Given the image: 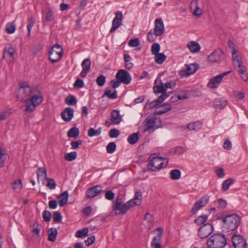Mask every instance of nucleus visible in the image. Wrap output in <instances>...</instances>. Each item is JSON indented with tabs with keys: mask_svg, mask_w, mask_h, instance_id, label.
<instances>
[{
	"mask_svg": "<svg viewBox=\"0 0 248 248\" xmlns=\"http://www.w3.org/2000/svg\"><path fill=\"white\" fill-rule=\"evenodd\" d=\"M43 100V96L41 91L37 87H33V91L31 96L25 100V110L28 112H32L36 107L42 103Z\"/></svg>",
	"mask_w": 248,
	"mask_h": 248,
	"instance_id": "f257e3e1",
	"label": "nucleus"
},
{
	"mask_svg": "<svg viewBox=\"0 0 248 248\" xmlns=\"http://www.w3.org/2000/svg\"><path fill=\"white\" fill-rule=\"evenodd\" d=\"M217 219H222V228L226 232L236 230L241 222V217L236 214L228 215L225 217H217Z\"/></svg>",
	"mask_w": 248,
	"mask_h": 248,
	"instance_id": "f03ea898",
	"label": "nucleus"
},
{
	"mask_svg": "<svg viewBox=\"0 0 248 248\" xmlns=\"http://www.w3.org/2000/svg\"><path fill=\"white\" fill-rule=\"evenodd\" d=\"M206 244L209 248H224L227 241L225 235L221 233H216L209 237Z\"/></svg>",
	"mask_w": 248,
	"mask_h": 248,
	"instance_id": "7ed1b4c3",
	"label": "nucleus"
},
{
	"mask_svg": "<svg viewBox=\"0 0 248 248\" xmlns=\"http://www.w3.org/2000/svg\"><path fill=\"white\" fill-rule=\"evenodd\" d=\"M149 159L148 168L149 170L154 171H158L162 168L165 167L169 162L167 158L153 155H151Z\"/></svg>",
	"mask_w": 248,
	"mask_h": 248,
	"instance_id": "20e7f679",
	"label": "nucleus"
},
{
	"mask_svg": "<svg viewBox=\"0 0 248 248\" xmlns=\"http://www.w3.org/2000/svg\"><path fill=\"white\" fill-rule=\"evenodd\" d=\"M19 90L17 98L20 101H24L29 99L33 93V88H31L27 82H20L19 83Z\"/></svg>",
	"mask_w": 248,
	"mask_h": 248,
	"instance_id": "39448f33",
	"label": "nucleus"
},
{
	"mask_svg": "<svg viewBox=\"0 0 248 248\" xmlns=\"http://www.w3.org/2000/svg\"><path fill=\"white\" fill-rule=\"evenodd\" d=\"M63 50L59 45L56 44L52 46L49 52V59L52 62H56L60 60L62 57Z\"/></svg>",
	"mask_w": 248,
	"mask_h": 248,
	"instance_id": "423d86ee",
	"label": "nucleus"
},
{
	"mask_svg": "<svg viewBox=\"0 0 248 248\" xmlns=\"http://www.w3.org/2000/svg\"><path fill=\"white\" fill-rule=\"evenodd\" d=\"M122 121L120 111L114 109L111 112V118L108 119L105 122V125L109 127L111 125L119 124Z\"/></svg>",
	"mask_w": 248,
	"mask_h": 248,
	"instance_id": "0eeeda50",
	"label": "nucleus"
},
{
	"mask_svg": "<svg viewBox=\"0 0 248 248\" xmlns=\"http://www.w3.org/2000/svg\"><path fill=\"white\" fill-rule=\"evenodd\" d=\"M231 73V71L225 72L221 74L217 75L214 78H211L207 83V87L211 89L217 88L220 84L222 78L225 76Z\"/></svg>",
	"mask_w": 248,
	"mask_h": 248,
	"instance_id": "6e6552de",
	"label": "nucleus"
},
{
	"mask_svg": "<svg viewBox=\"0 0 248 248\" xmlns=\"http://www.w3.org/2000/svg\"><path fill=\"white\" fill-rule=\"evenodd\" d=\"M214 230L213 226L206 223L201 227L198 230V236L202 239L208 237Z\"/></svg>",
	"mask_w": 248,
	"mask_h": 248,
	"instance_id": "1a4fd4ad",
	"label": "nucleus"
},
{
	"mask_svg": "<svg viewBox=\"0 0 248 248\" xmlns=\"http://www.w3.org/2000/svg\"><path fill=\"white\" fill-rule=\"evenodd\" d=\"M153 90L154 93L155 94L161 93V95H165V99H166L169 96L165 91L164 83H163L162 80L158 78H156L155 81Z\"/></svg>",
	"mask_w": 248,
	"mask_h": 248,
	"instance_id": "9d476101",
	"label": "nucleus"
},
{
	"mask_svg": "<svg viewBox=\"0 0 248 248\" xmlns=\"http://www.w3.org/2000/svg\"><path fill=\"white\" fill-rule=\"evenodd\" d=\"M116 78L119 80L122 83L128 84L130 83L132 78L130 74L124 69L119 70L116 75Z\"/></svg>",
	"mask_w": 248,
	"mask_h": 248,
	"instance_id": "9b49d317",
	"label": "nucleus"
},
{
	"mask_svg": "<svg viewBox=\"0 0 248 248\" xmlns=\"http://www.w3.org/2000/svg\"><path fill=\"white\" fill-rule=\"evenodd\" d=\"M209 196L208 195H205L202 197L196 202L193 206L191 211L192 214H195L198 210L205 206L209 202Z\"/></svg>",
	"mask_w": 248,
	"mask_h": 248,
	"instance_id": "f8f14e48",
	"label": "nucleus"
},
{
	"mask_svg": "<svg viewBox=\"0 0 248 248\" xmlns=\"http://www.w3.org/2000/svg\"><path fill=\"white\" fill-rule=\"evenodd\" d=\"M115 16L112 21V27L110 30L109 33L115 31L121 25L123 20V14L122 12L118 11L115 14Z\"/></svg>",
	"mask_w": 248,
	"mask_h": 248,
	"instance_id": "ddd939ff",
	"label": "nucleus"
},
{
	"mask_svg": "<svg viewBox=\"0 0 248 248\" xmlns=\"http://www.w3.org/2000/svg\"><path fill=\"white\" fill-rule=\"evenodd\" d=\"M232 240L235 248H247L246 240L241 235H233L232 238Z\"/></svg>",
	"mask_w": 248,
	"mask_h": 248,
	"instance_id": "4468645a",
	"label": "nucleus"
},
{
	"mask_svg": "<svg viewBox=\"0 0 248 248\" xmlns=\"http://www.w3.org/2000/svg\"><path fill=\"white\" fill-rule=\"evenodd\" d=\"M224 53L220 49H217L213 51L208 57V60L211 62H218L223 60L224 58Z\"/></svg>",
	"mask_w": 248,
	"mask_h": 248,
	"instance_id": "2eb2a0df",
	"label": "nucleus"
},
{
	"mask_svg": "<svg viewBox=\"0 0 248 248\" xmlns=\"http://www.w3.org/2000/svg\"><path fill=\"white\" fill-rule=\"evenodd\" d=\"M157 233L151 242V246L153 248H161V239L163 232V229L161 228H157L156 229Z\"/></svg>",
	"mask_w": 248,
	"mask_h": 248,
	"instance_id": "dca6fc26",
	"label": "nucleus"
},
{
	"mask_svg": "<svg viewBox=\"0 0 248 248\" xmlns=\"http://www.w3.org/2000/svg\"><path fill=\"white\" fill-rule=\"evenodd\" d=\"M199 0H192L190 2V10L193 16L198 17L202 16V9L199 6Z\"/></svg>",
	"mask_w": 248,
	"mask_h": 248,
	"instance_id": "f3484780",
	"label": "nucleus"
},
{
	"mask_svg": "<svg viewBox=\"0 0 248 248\" xmlns=\"http://www.w3.org/2000/svg\"><path fill=\"white\" fill-rule=\"evenodd\" d=\"M155 28L154 33L156 36L161 35L164 32V25L161 19L156 18L155 20Z\"/></svg>",
	"mask_w": 248,
	"mask_h": 248,
	"instance_id": "a211bd4d",
	"label": "nucleus"
},
{
	"mask_svg": "<svg viewBox=\"0 0 248 248\" xmlns=\"http://www.w3.org/2000/svg\"><path fill=\"white\" fill-rule=\"evenodd\" d=\"M102 191L101 186L97 185L88 188L86 191V196L92 198L98 195Z\"/></svg>",
	"mask_w": 248,
	"mask_h": 248,
	"instance_id": "6ab92c4d",
	"label": "nucleus"
},
{
	"mask_svg": "<svg viewBox=\"0 0 248 248\" xmlns=\"http://www.w3.org/2000/svg\"><path fill=\"white\" fill-rule=\"evenodd\" d=\"M74 109L71 107H67L61 113L62 118L65 122H69L74 116Z\"/></svg>",
	"mask_w": 248,
	"mask_h": 248,
	"instance_id": "aec40b11",
	"label": "nucleus"
},
{
	"mask_svg": "<svg viewBox=\"0 0 248 248\" xmlns=\"http://www.w3.org/2000/svg\"><path fill=\"white\" fill-rule=\"evenodd\" d=\"M199 68V65L196 63H192L188 65L186 70L181 71L180 74L181 76H189L194 73Z\"/></svg>",
	"mask_w": 248,
	"mask_h": 248,
	"instance_id": "412c9836",
	"label": "nucleus"
},
{
	"mask_svg": "<svg viewBox=\"0 0 248 248\" xmlns=\"http://www.w3.org/2000/svg\"><path fill=\"white\" fill-rule=\"evenodd\" d=\"M15 52V49L11 46H6L4 48L2 58H9V61H11L14 59Z\"/></svg>",
	"mask_w": 248,
	"mask_h": 248,
	"instance_id": "4be33fe9",
	"label": "nucleus"
},
{
	"mask_svg": "<svg viewBox=\"0 0 248 248\" xmlns=\"http://www.w3.org/2000/svg\"><path fill=\"white\" fill-rule=\"evenodd\" d=\"M143 124L144 128L143 130V133H145L151 129H155V120L154 118H147L145 120Z\"/></svg>",
	"mask_w": 248,
	"mask_h": 248,
	"instance_id": "5701e85b",
	"label": "nucleus"
},
{
	"mask_svg": "<svg viewBox=\"0 0 248 248\" xmlns=\"http://www.w3.org/2000/svg\"><path fill=\"white\" fill-rule=\"evenodd\" d=\"M114 210L115 211H120L122 214H125L128 210V208L125 203H123L119 199H117L116 201Z\"/></svg>",
	"mask_w": 248,
	"mask_h": 248,
	"instance_id": "b1692460",
	"label": "nucleus"
},
{
	"mask_svg": "<svg viewBox=\"0 0 248 248\" xmlns=\"http://www.w3.org/2000/svg\"><path fill=\"white\" fill-rule=\"evenodd\" d=\"M227 101L223 98L215 99L213 104L217 109H223L227 105Z\"/></svg>",
	"mask_w": 248,
	"mask_h": 248,
	"instance_id": "393cba45",
	"label": "nucleus"
},
{
	"mask_svg": "<svg viewBox=\"0 0 248 248\" xmlns=\"http://www.w3.org/2000/svg\"><path fill=\"white\" fill-rule=\"evenodd\" d=\"M69 197L68 192L67 191H65L59 195L58 198L59 199V205L61 207L64 206L68 201Z\"/></svg>",
	"mask_w": 248,
	"mask_h": 248,
	"instance_id": "a878e982",
	"label": "nucleus"
},
{
	"mask_svg": "<svg viewBox=\"0 0 248 248\" xmlns=\"http://www.w3.org/2000/svg\"><path fill=\"white\" fill-rule=\"evenodd\" d=\"M38 181L41 179L42 181L47 179L46 170L44 167L39 168L37 170Z\"/></svg>",
	"mask_w": 248,
	"mask_h": 248,
	"instance_id": "bb28decb",
	"label": "nucleus"
},
{
	"mask_svg": "<svg viewBox=\"0 0 248 248\" xmlns=\"http://www.w3.org/2000/svg\"><path fill=\"white\" fill-rule=\"evenodd\" d=\"M105 96L108 97L109 99H114L117 98L118 97L117 92L116 90H114L113 93H111V90L109 87H108L105 89L103 97Z\"/></svg>",
	"mask_w": 248,
	"mask_h": 248,
	"instance_id": "cd10ccee",
	"label": "nucleus"
},
{
	"mask_svg": "<svg viewBox=\"0 0 248 248\" xmlns=\"http://www.w3.org/2000/svg\"><path fill=\"white\" fill-rule=\"evenodd\" d=\"M187 46L189 50L193 53L199 52L201 48L200 45L195 41L189 42L187 45Z\"/></svg>",
	"mask_w": 248,
	"mask_h": 248,
	"instance_id": "c85d7f7f",
	"label": "nucleus"
},
{
	"mask_svg": "<svg viewBox=\"0 0 248 248\" xmlns=\"http://www.w3.org/2000/svg\"><path fill=\"white\" fill-rule=\"evenodd\" d=\"M202 126V123L200 121L189 123L187 125V128L189 130L198 131Z\"/></svg>",
	"mask_w": 248,
	"mask_h": 248,
	"instance_id": "c756f323",
	"label": "nucleus"
},
{
	"mask_svg": "<svg viewBox=\"0 0 248 248\" xmlns=\"http://www.w3.org/2000/svg\"><path fill=\"white\" fill-rule=\"evenodd\" d=\"M55 19V16L53 11L49 9H48L44 16V19L46 22H51Z\"/></svg>",
	"mask_w": 248,
	"mask_h": 248,
	"instance_id": "7c9ffc66",
	"label": "nucleus"
},
{
	"mask_svg": "<svg viewBox=\"0 0 248 248\" xmlns=\"http://www.w3.org/2000/svg\"><path fill=\"white\" fill-rule=\"evenodd\" d=\"M48 240L51 242H54L56 240L57 235V230L55 228H50L48 231Z\"/></svg>",
	"mask_w": 248,
	"mask_h": 248,
	"instance_id": "2f4dec72",
	"label": "nucleus"
},
{
	"mask_svg": "<svg viewBox=\"0 0 248 248\" xmlns=\"http://www.w3.org/2000/svg\"><path fill=\"white\" fill-rule=\"evenodd\" d=\"M139 135L140 133L139 132L131 134L127 138L128 142L131 144L136 143L140 138Z\"/></svg>",
	"mask_w": 248,
	"mask_h": 248,
	"instance_id": "473e14b6",
	"label": "nucleus"
},
{
	"mask_svg": "<svg viewBox=\"0 0 248 248\" xmlns=\"http://www.w3.org/2000/svg\"><path fill=\"white\" fill-rule=\"evenodd\" d=\"M237 51L232 52V57L233 59V66L242 63V58L241 56L237 54Z\"/></svg>",
	"mask_w": 248,
	"mask_h": 248,
	"instance_id": "72a5a7b5",
	"label": "nucleus"
},
{
	"mask_svg": "<svg viewBox=\"0 0 248 248\" xmlns=\"http://www.w3.org/2000/svg\"><path fill=\"white\" fill-rule=\"evenodd\" d=\"M79 134V129L77 127H72L67 133V136L69 138H74L75 139L78 137Z\"/></svg>",
	"mask_w": 248,
	"mask_h": 248,
	"instance_id": "f704fd0d",
	"label": "nucleus"
},
{
	"mask_svg": "<svg viewBox=\"0 0 248 248\" xmlns=\"http://www.w3.org/2000/svg\"><path fill=\"white\" fill-rule=\"evenodd\" d=\"M65 103L69 106H74L77 103L76 97L72 95H68L65 100Z\"/></svg>",
	"mask_w": 248,
	"mask_h": 248,
	"instance_id": "c9c22d12",
	"label": "nucleus"
},
{
	"mask_svg": "<svg viewBox=\"0 0 248 248\" xmlns=\"http://www.w3.org/2000/svg\"><path fill=\"white\" fill-rule=\"evenodd\" d=\"M101 132L102 128L101 127L97 130H95L93 128H90L88 131V136L90 137L98 136L101 134Z\"/></svg>",
	"mask_w": 248,
	"mask_h": 248,
	"instance_id": "e433bc0d",
	"label": "nucleus"
},
{
	"mask_svg": "<svg viewBox=\"0 0 248 248\" xmlns=\"http://www.w3.org/2000/svg\"><path fill=\"white\" fill-rule=\"evenodd\" d=\"M233 182L234 180L232 178H229L223 181L222 184V189L223 191H227L229 189V186L233 184Z\"/></svg>",
	"mask_w": 248,
	"mask_h": 248,
	"instance_id": "4c0bfd02",
	"label": "nucleus"
},
{
	"mask_svg": "<svg viewBox=\"0 0 248 248\" xmlns=\"http://www.w3.org/2000/svg\"><path fill=\"white\" fill-rule=\"evenodd\" d=\"M32 232L38 237L39 236L40 231L42 228V225L39 224L38 222H35L32 224Z\"/></svg>",
	"mask_w": 248,
	"mask_h": 248,
	"instance_id": "58836bf2",
	"label": "nucleus"
},
{
	"mask_svg": "<svg viewBox=\"0 0 248 248\" xmlns=\"http://www.w3.org/2000/svg\"><path fill=\"white\" fill-rule=\"evenodd\" d=\"M165 100V95H160L157 99L152 101L149 105L151 108H153L157 106L158 103H161Z\"/></svg>",
	"mask_w": 248,
	"mask_h": 248,
	"instance_id": "ea45409f",
	"label": "nucleus"
},
{
	"mask_svg": "<svg viewBox=\"0 0 248 248\" xmlns=\"http://www.w3.org/2000/svg\"><path fill=\"white\" fill-rule=\"evenodd\" d=\"M16 28V25L14 21L12 23H9L6 25L5 31L9 34H12L15 31Z\"/></svg>",
	"mask_w": 248,
	"mask_h": 248,
	"instance_id": "a19ab883",
	"label": "nucleus"
},
{
	"mask_svg": "<svg viewBox=\"0 0 248 248\" xmlns=\"http://www.w3.org/2000/svg\"><path fill=\"white\" fill-rule=\"evenodd\" d=\"M181 173L179 170H172L170 171V176L172 180H178L181 177Z\"/></svg>",
	"mask_w": 248,
	"mask_h": 248,
	"instance_id": "79ce46f5",
	"label": "nucleus"
},
{
	"mask_svg": "<svg viewBox=\"0 0 248 248\" xmlns=\"http://www.w3.org/2000/svg\"><path fill=\"white\" fill-rule=\"evenodd\" d=\"M35 22V19L32 16L29 17L28 19L27 30L28 32V36H29L31 35V29L34 26Z\"/></svg>",
	"mask_w": 248,
	"mask_h": 248,
	"instance_id": "37998d69",
	"label": "nucleus"
},
{
	"mask_svg": "<svg viewBox=\"0 0 248 248\" xmlns=\"http://www.w3.org/2000/svg\"><path fill=\"white\" fill-rule=\"evenodd\" d=\"M155 55V62L159 64H162L166 59V56L163 53H158Z\"/></svg>",
	"mask_w": 248,
	"mask_h": 248,
	"instance_id": "c03bdc74",
	"label": "nucleus"
},
{
	"mask_svg": "<svg viewBox=\"0 0 248 248\" xmlns=\"http://www.w3.org/2000/svg\"><path fill=\"white\" fill-rule=\"evenodd\" d=\"M91 66V62L90 59L89 58L84 59L81 63V66L82 69L86 71H90Z\"/></svg>",
	"mask_w": 248,
	"mask_h": 248,
	"instance_id": "a18cd8bd",
	"label": "nucleus"
},
{
	"mask_svg": "<svg viewBox=\"0 0 248 248\" xmlns=\"http://www.w3.org/2000/svg\"><path fill=\"white\" fill-rule=\"evenodd\" d=\"M88 231L89 230L87 228H84L82 230L78 231L76 232L75 235L76 237L78 238L87 236Z\"/></svg>",
	"mask_w": 248,
	"mask_h": 248,
	"instance_id": "49530a36",
	"label": "nucleus"
},
{
	"mask_svg": "<svg viewBox=\"0 0 248 248\" xmlns=\"http://www.w3.org/2000/svg\"><path fill=\"white\" fill-rule=\"evenodd\" d=\"M77 156V153L76 152H72L70 153L65 154L64 156V159L66 161H71L75 160Z\"/></svg>",
	"mask_w": 248,
	"mask_h": 248,
	"instance_id": "de8ad7c7",
	"label": "nucleus"
},
{
	"mask_svg": "<svg viewBox=\"0 0 248 248\" xmlns=\"http://www.w3.org/2000/svg\"><path fill=\"white\" fill-rule=\"evenodd\" d=\"M207 219L208 216L207 215H202L196 219L195 220V223L198 225H201L203 223L205 222Z\"/></svg>",
	"mask_w": 248,
	"mask_h": 248,
	"instance_id": "09e8293b",
	"label": "nucleus"
},
{
	"mask_svg": "<svg viewBox=\"0 0 248 248\" xmlns=\"http://www.w3.org/2000/svg\"><path fill=\"white\" fill-rule=\"evenodd\" d=\"M164 105L165 106V108H163L162 109L155 111V114L156 115L163 114L170 111L171 109L170 105L167 104Z\"/></svg>",
	"mask_w": 248,
	"mask_h": 248,
	"instance_id": "8fccbe9b",
	"label": "nucleus"
},
{
	"mask_svg": "<svg viewBox=\"0 0 248 248\" xmlns=\"http://www.w3.org/2000/svg\"><path fill=\"white\" fill-rule=\"evenodd\" d=\"M22 187V185L21 180H17L14 182L13 185V188L16 192H19L21 189Z\"/></svg>",
	"mask_w": 248,
	"mask_h": 248,
	"instance_id": "3c124183",
	"label": "nucleus"
},
{
	"mask_svg": "<svg viewBox=\"0 0 248 248\" xmlns=\"http://www.w3.org/2000/svg\"><path fill=\"white\" fill-rule=\"evenodd\" d=\"M116 145L115 142H111L108 144L106 150L108 153L112 154L116 150Z\"/></svg>",
	"mask_w": 248,
	"mask_h": 248,
	"instance_id": "603ef678",
	"label": "nucleus"
},
{
	"mask_svg": "<svg viewBox=\"0 0 248 248\" xmlns=\"http://www.w3.org/2000/svg\"><path fill=\"white\" fill-rule=\"evenodd\" d=\"M47 181L46 186L50 189H54L56 188V184L52 178H48L46 180Z\"/></svg>",
	"mask_w": 248,
	"mask_h": 248,
	"instance_id": "864d4df0",
	"label": "nucleus"
},
{
	"mask_svg": "<svg viewBox=\"0 0 248 248\" xmlns=\"http://www.w3.org/2000/svg\"><path fill=\"white\" fill-rule=\"evenodd\" d=\"M233 67L237 70L239 74L246 72V67L243 65L242 63L234 65Z\"/></svg>",
	"mask_w": 248,
	"mask_h": 248,
	"instance_id": "5fc2aeb1",
	"label": "nucleus"
},
{
	"mask_svg": "<svg viewBox=\"0 0 248 248\" xmlns=\"http://www.w3.org/2000/svg\"><path fill=\"white\" fill-rule=\"evenodd\" d=\"M160 49V45L158 43H154L151 47V51L153 55L157 54L159 53V52Z\"/></svg>",
	"mask_w": 248,
	"mask_h": 248,
	"instance_id": "6e6d98bb",
	"label": "nucleus"
},
{
	"mask_svg": "<svg viewBox=\"0 0 248 248\" xmlns=\"http://www.w3.org/2000/svg\"><path fill=\"white\" fill-rule=\"evenodd\" d=\"M43 219L46 222H49L51 220V214L49 211L45 210L42 214Z\"/></svg>",
	"mask_w": 248,
	"mask_h": 248,
	"instance_id": "4d7b16f0",
	"label": "nucleus"
},
{
	"mask_svg": "<svg viewBox=\"0 0 248 248\" xmlns=\"http://www.w3.org/2000/svg\"><path fill=\"white\" fill-rule=\"evenodd\" d=\"M120 134V131L115 128L111 129L109 132V136L111 138H117Z\"/></svg>",
	"mask_w": 248,
	"mask_h": 248,
	"instance_id": "13d9d810",
	"label": "nucleus"
},
{
	"mask_svg": "<svg viewBox=\"0 0 248 248\" xmlns=\"http://www.w3.org/2000/svg\"><path fill=\"white\" fill-rule=\"evenodd\" d=\"M6 159V155L0 148V168L4 167Z\"/></svg>",
	"mask_w": 248,
	"mask_h": 248,
	"instance_id": "bf43d9fd",
	"label": "nucleus"
},
{
	"mask_svg": "<svg viewBox=\"0 0 248 248\" xmlns=\"http://www.w3.org/2000/svg\"><path fill=\"white\" fill-rule=\"evenodd\" d=\"M106 82V77L101 75L97 77L96 79V83L99 86H103Z\"/></svg>",
	"mask_w": 248,
	"mask_h": 248,
	"instance_id": "052dcab7",
	"label": "nucleus"
},
{
	"mask_svg": "<svg viewBox=\"0 0 248 248\" xmlns=\"http://www.w3.org/2000/svg\"><path fill=\"white\" fill-rule=\"evenodd\" d=\"M144 219L147 220V222L149 223L150 226L153 225L154 219L153 216L150 213H147L144 216Z\"/></svg>",
	"mask_w": 248,
	"mask_h": 248,
	"instance_id": "680f3d73",
	"label": "nucleus"
},
{
	"mask_svg": "<svg viewBox=\"0 0 248 248\" xmlns=\"http://www.w3.org/2000/svg\"><path fill=\"white\" fill-rule=\"evenodd\" d=\"M233 95L237 100H242L245 97V94L244 92L238 91H235L233 92Z\"/></svg>",
	"mask_w": 248,
	"mask_h": 248,
	"instance_id": "e2e57ef3",
	"label": "nucleus"
},
{
	"mask_svg": "<svg viewBox=\"0 0 248 248\" xmlns=\"http://www.w3.org/2000/svg\"><path fill=\"white\" fill-rule=\"evenodd\" d=\"M127 206V207L128 208L129 210L133 206L135 205H139L140 204V202L139 201V202H137L136 201H135V200L131 199V200L125 203Z\"/></svg>",
	"mask_w": 248,
	"mask_h": 248,
	"instance_id": "0e129e2a",
	"label": "nucleus"
},
{
	"mask_svg": "<svg viewBox=\"0 0 248 248\" xmlns=\"http://www.w3.org/2000/svg\"><path fill=\"white\" fill-rule=\"evenodd\" d=\"M62 216L58 212H55L53 214V219L54 222H60L62 220Z\"/></svg>",
	"mask_w": 248,
	"mask_h": 248,
	"instance_id": "69168bd1",
	"label": "nucleus"
},
{
	"mask_svg": "<svg viewBox=\"0 0 248 248\" xmlns=\"http://www.w3.org/2000/svg\"><path fill=\"white\" fill-rule=\"evenodd\" d=\"M140 44V42L139 39L134 38L131 39L128 42V45L131 47H137Z\"/></svg>",
	"mask_w": 248,
	"mask_h": 248,
	"instance_id": "338daca9",
	"label": "nucleus"
},
{
	"mask_svg": "<svg viewBox=\"0 0 248 248\" xmlns=\"http://www.w3.org/2000/svg\"><path fill=\"white\" fill-rule=\"evenodd\" d=\"M115 194L111 190L107 191L105 194V198L108 200H112L114 199Z\"/></svg>",
	"mask_w": 248,
	"mask_h": 248,
	"instance_id": "774afa93",
	"label": "nucleus"
}]
</instances>
